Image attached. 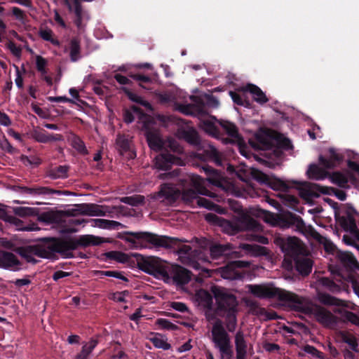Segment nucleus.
I'll use <instances>...</instances> for the list:
<instances>
[{"instance_id": "obj_1", "label": "nucleus", "mask_w": 359, "mask_h": 359, "mask_svg": "<svg viewBox=\"0 0 359 359\" xmlns=\"http://www.w3.org/2000/svg\"><path fill=\"white\" fill-rule=\"evenodd\" d=\"M102 243L101 238L93 235H81L79 237L51 238L46 246L31 245L32 254L41 258H51L55 253H59L63 258H74L72 252L79 248L99 245Z\"/></svg>"}, {"instance_id": "obj_2", "label": "nucleus", "mask_w": 359, "mask_h": 359, "mask_svg": "<svg viewBox=\"0 0 359 359\" xmlns=\"http://www.w3.org/2000/svg\"><path fill=\"white\" fill-rule=\"evenodd\" d=\"M262 212H268L266 221L272 225L284 229L294 226L296 231L311 237L319 244L323 245L326 252L334 254L338 251L336 245L330 239L320 234L313 226H306L300 216L290 212L283 214L269 213L268 211Z\"/></svg>"}, {"instance_id": "obj_3", "label": "nucleus", "mask_w": 359, "mask_h": 359, "mask_svg": "<svg viewBox=\"0 0 359 359\" xmlns=\"http://www.w3.org/2000/svg\"><path fill=\"white\" fill-rule=\"evenodd\" d=\"M246 287L248 291L255 297L278 299L280 301L286 302L292 310L302 313L311 311V308L305 304L301 297L293 292L264 284L248 285Z\"/></svg>"}, {"instance_id": "obj_4", "label": "nucleus", "mask_w": 359, "mask_h": 359, "mask_svg": "<svg viewBox=\"0 0 359 359\" xmlns=\"http://www.w3.org/2000/svg\"><path fill=\"white\" fill-rule=\"evenodd\" d=\"M241 216L235 221H230L214 213H208L205 215V219L223 229L229 234H236L240 231L247 230H257L259 226L258 222L254 218L244 213L241 208L236 210Z\"/></svg>"}, {"instance_id": "obj_5", "label": "nucleus", "mask_w": 359, "mask_h": 359, "mask_svg": "<svg viewBox=\"0 0 359 359\" xmlns=\"http://www.w3.org/2000/svg\"><path fill=\"white\" fill-rule=\"evenodd\" d=\"M118 238L133 244L137 241H144L157 248L172 249L178 244L179 238L168 236H161L147 231H123L118 233Z\"/></svg>"}, {"instance_id": "obj_6", "label": "nucleus", "mask_w": 359, "mask_h": 359, "mask_svg": "<svg viewBox=\"0 0 359 359\" xmlns=\"http://www.w3.org/2000/svg\"><path fill=\"white\" fill-rule=\"evenodd\" d=\"M202 179L197 177L194 181V186L196 190L192 189H185L181 192L180 198L187 204L191 205L196 202L198 206L205 208L208 210H215L219 212L218 209H221L217 205L215 204L212 201L205 198L200 197L198 195L210 196V191L205 187H203L201 183Z\"/></svg>"}, {"instance_id": "obj_7", "label": "nucleus", "mask_w": 359, "mask_h": 359, "mask_svg": "<svg viewBox=\"0 0 359 359\" xmlns=\"http://www.w3.org/2000/svg\"><path fill=\"white\" fill-rule=\"evenodd\" d=\"M135 262L142 271L155 277L167 276L166 269L169 262L155 256H143L138 253L133 255Z\"/></svg>"}, {"instance_id": "obj_8", "label": "nucleus", "mask_w": 359, "mask_h": 359, "mask_svg": "<svg viewBox=\"0 0 359 359\" xmlns=\"http://www.w3.org/2000/svg\"><path fill=\"white\" fill-rule=\"evenodd\" d=\"M219 314L238 311V301L236 296L226 288L215 287L212 290Z\"/></svg>"}, {"instance_id": "obj_9", "label": "nucleus", "mask_w": 359, "mask_h": 359, "mask_svg": "<svg viewBox=\"0 0 359 359\" xmlns=\"http://www.w3.org/2000/svg\"><path fill=\"white\" fill-rule=\"evenodd\" d=\"M75 208L67 210H60L62 217L63 216L74 217L79 214L89 216H104L105 212L103 206L95 203H81L74 205Z\"/></svg>"}, {"instance_id": "obj_10", "label": "nucleus", "mask_w": 359, "mask_h": 359, "mask_svg": "<svg viewBox=\"0 0 359 359\" xmlns=\"http://www.w3.org/2000/svg\"><path fill=\"white\" fill-rule=\"evenodd\" d=\"M212 341L216 348L219 350L226 349L228 346L231 345L230 337L226 330L223 322L216 318L211 330Z\"/></svg>"}, {"instance_id": "obj_11", "label": "nucleus", "mask_w": 359, "mask_h": 359, "mask_svg": "<svg viewBox=\"0 0 359 359\" xmlns=\"http://www.w3.org/2000/svg\"><path fill=\"white\" fill-rule=\"evenodd\" d=\"M276 243L286 256L293 259L301 255L303 252L300 240L296 237H278L276 238Z\"/></svg>"}, {"instance_id": "obj_12", "label": "nucleus", "mask_w": 359, "mask_h": 359, "mask_svg": "<svg viewBox=\"0 0 359 359\" xmlns=\"http://www.w3.org/2000/svg\"><path fill=\"white\" fill-rule=\"evenodd\" d=\"M254 177L259 182L267 184L270 188L276 191H287L298 182L296 181H284L276 177L269 176L262 172L257 171Z\"/></svg>"}, {"instance_id": "obj_13", "label": "nucleus", "mask_w": 359, "mask_h": 359, "mask_svg": "<svg viewBox=\"0 0 359 359\" xmlns=\"http://www.w3.org/2000/svg\"><path fill=\"white\" fill-rule=\"evenodd\" d=\"M166 272L167 276L163 279H172L177 285H186L191 280V271L179 264L168 263Z\"/></svg>"}, {"instance_id": "obj_14", "label": "nucleus", "mask_w": 359, "mask_h": 359, "mask_svg": "<svg viewBox=\"0 0 359 359\" xmlns=\"http://www.w3.org/2000/svg\"><path fill=\"white\" fill-rule=\"evenodd\" d=\"M303 301L308 305L311 311L308 313L307 314L313 313L316 319V320L324 327H331L335 325L337 323V318L334 314H332L330 311L327 310L323 306H316L313 309L309 302L303 297H301Z\"/></svg>"}, {"instance_id": "obj_15", "label": "nucleus", "mask_w": 359, "mask_h": 359, "mask_svg": "<svg viewBox=\"0 0 359 359\" xmlns=\"http://www.w3.org/2000/svg\"><path fill=\"white\" fill-rule=\"evenodd\" d=\"M210 253L213 260L230 256L232 258L239 257L240 252L233 251L229 245L215 244L210 246Z\"/></svg>"}, {"instance_id": "obj_16", "label": "nucleus", "mask_w": 359, "mask_h": 359, "mask_svg": "<svg viewBox=\"0 0 359 359\" xmlns=\"http://www.w3.org/2000/svg\"><path fill=\"white\" fill-rule=\"evenodd\" d=\"M20 262L13 253L0 251V268L16 271L20 270Z\"/></svg>"}, {"instance_id": "obj_17", "label": "nucleus", "mask_w": 359, "mask_h": 359, "mask_svg": "<svg viewBox=\"0 0 359 359\" xmlns=\"http://www.w3.org/2000/svg\"><path fill=\"white\" fill-rule=\"evenodd\" d=\"M22 192L24 194L33 195V196H49L53 194L57 195H69L70 192L68 191H60L51 189L47 187L34 186L32 187H22Z\"/></svg>"}, {"instance_id": "obj_18", "label": "nucleus", "mask_w": 359, "mask_h": 359, "mask_svg": "<svg viewBox=\"0 0 359 359\" xmlns=\"http://www.w3.org/2000/svg\"><path fill=\"white\" fill-rule=\"evenodd\" d=\"M181 159L168 151L162 153L156 158V166L162 170H168L173 164H180Z\"/></svg>"}, {"instance_id": "obj_19", "label": "nucleus", "mask_w": 359, "mask_h": 359, "mask_svg": "<svg viewBox=\"0 0 359 359\" xmlns=\"http://www.w3.org/2000/svg\"><path fill=\"white\" fill-rule=\"evenodd\" d=\"M342 158V156L334 149L330 148L329 149V157L325 158L323 155H320L318 160L320 165L325 168L333 169L341 163Z\"/></svg>"}, {"instance_id": "obj_20", "label": "nucleus", "mask_w": 359, "mask_h": 359, "mask_svg": "<svg viewBox=\"0 0 359 359\" xmlns=\"http://www.w3.org/2000/svg\"><path fill=\"white\" fill-rule=\"evenodd\" d=\"M203 170L207 175L208 181L211 184L217 187H224V184L226 180L220 171L214 169L210 165L203 166Z\"/></svg>"}, {"instance_id": "obj_21", "label": "nucleus", "mask_w": 359, "mask_h": 359, "mask_svg": "<svg viewBox=\"0 0 359 359\" xmlns=\"http://www.w3.org/2000/svg\"><path fill=\"white\" fill-rule=\"evenodd\" d=\"M179 138L184 140L189 144L198 146L201 140L198 132L194 128H181L177 130Z\"/></svg>"}, {"instance_id": "obj_22", "label": "nucleus", "mask_w": 359, "mask_h": 359, "mask_svg": "<svg viewBox=\"0 0 359 359\" xmlns=\"http://www.w3.org/2000/svg\"><path fill=\"white\" fill-rule=\"evenodd\" d=\"M135 253L126 254L121 251L112 250L104 253L107 259L114 260L121 264H135Z\"/></svg>"}, {"instance_id": "obj_23", "label": "nucleus", "mask_w": 359, "mask_h": 359, "mask_svg": "<svg viewBox=\"0 0 359 359\" xmlns=\"http://www.w3.org/2000/svg\"><path fill=\"white\" fill-rule=\"evenodd\" d=\"M294 261L295 269L299 274L302 276L310 274L313 267V261L310 258L297 256Z\"/></svg>"}, {"instance_id": "obj_24", "label": "nucleus", "mask_w": 359, "mask_h": 359, "mask_svg": "<svg viewBox=\"0 0 359 359\" xmlns=\"http://www.w3.org/2000/svg\"><path fill=\"white\" fill-rule=\"evenodd\" d=\"M247 263L243 261H230L222 267V274L224 278L233 279L237 275L236 269L245 267Z\"/></svg>"}, {"instance_id": "obj_25", "label": "nucleus", "mask_w": 359, "mask_h": 359, "mask_svg": "<svg viewBox=\"0 0 359 359\" xmlns=\"http://www.w3.org/2000/svg\"><path fill=\"white\" fill-rule=\"evenodd\" d=\"M242 90L250 93L253 96L254 100L260 104H265L269 101V99L262 89L255 84L248 83L242 88Z\"/></svg>"}, {"instance_id": "obj_26", "label": "nucleus", "mask_w": 359, "mask_h": 359, "mask_svg": "<svg viewBox=\"0 0 359 359\" xmlns=\"http://www.w3.org/2000/svg\"><path fill=\"white\" fill-rule=\"evenodd\" d=\"M69 58L71 62H76L81 57V39L78 36L72 37L69 43Z\"/></svg>"}, {"instance_id": "obj_27", "label": "nucleus", "mask_w": 359, "mask_h": 359, "mask_svg": "<svg viewBox=\"0 0 359 359\" xmlns=\"http://www.w3.org/2000/svg\"><path fill=\"white\" fill-rule=\"evenodd\" d=\"M32 137L36 142L40 143H48L62 140L60 134H49L46 130H35L32 133Z\"/></svg>"}, {"instance_id": "obj_28", "label": "nucleus", "mask_w": 359, "mask_h": 359, "mask_svg": "<svg viewBox=\"0 0 359 359\" xmlns=\"http://www.w3.org/2000/svg\"><path fill=\"white\" fill-rule=\"evenodd\" d=\"M67 141L70 145L80 154L87 155L88 154V151L84 142L76 134L73 133H70L67 137Z\"/></svg>"}, {"instance_id": "obj_29", "label": "nucleus", "mask_w": 359, "mask_h": 359, "mask_svg": "<svg viewBox=\"0 0 359 359\" xmlns=\"http://www.w3.org/2000/svg\"><path fill=\"white\" fill-rule=\"evenodd\" d=\"M327 188L320 186L315 183H309L306 189L301 191V195L304 198L319 197V193L327 194Z\"/></svg>"}, {"instance_id": "obj_30", "label": "nucleus", "mask_w": 359, "mask_h": 359, "mask_svg": "<svg viewBox=\"0 0 359 359\" xmlns=\"http://www.w3.org/2000/svg\"><path fill=\"white\" fill-rule=\"evenodd\" d=\"M181 191L168 185L161 187L159 196L163 197L169 203H175L180 198Z\"/></svg>"}, {"instance_id": "obj_31", "label": "nucleus", "mask_w": 359, "mask_h": 359, "mask_svg": "<svg viewBox=\"0 0 359 359\" xmlns=\"http://www.w3.org/2000/svg\"><path fill=\"white\" fill-rule=\"evenodd\" d=\"M325 169V168H320L316 164H311L306 171V174L311 180H322L325 179L329 175V172Z\"/></svg>"}, {"instance_id": "obj_32", "label": "nucleus", "mask_w": 359, "mask_h": 359, "mask_svg": "<svg viewBox=\"0 0 359 359\" xmlns=\"http://www.w3.org/2000/svg\"><path fill=\"white\" fill-rule=\"evenodd\" d=\"M187 242V240H180L178 244L175 245L176 253L180 258H187L191 259L196 255V250H194L190 245H183L182 243Z\"/></svg>"}, {"instance_id": "obj_33", "label": "nucleus", "mask_w": 359, "mask_h": 359, "mask_svg": "<svg viewBox=\"0 0 359 359\" xmlns=\"http://www.w3.org/2000/svg\"><path fill=\"white\" fill-rule=\"evenodd\" d=\"M116 142L118 149L122 153H126L127 151H130L129 157L130 158H134L136 156L135 153L130 151V141L128 138V135H118Z\"/></svg>"}, {"instance_id": "obj_34", "label": "nucleus", "mask_w": 359, "mask_h": 359, "mask_svg": "<svg viewBox=\"0 0 359 359\" xmlns=\"http://www.w3.org/2000/svg\"><path fill=\"white\" fill-rule=\"evenodd\" d=\"M146 138L148 145L151 149L160 150L163 148V141L156 132L151 130L147 131L146 133Z\"/></svg>"}, {"instance_id": "obj_35", "label": "nucleus", "mask_w": 359, "mask_h": 359, "mask_svg": "<svg viewBox=\"0 0 359 359\" xmlns=\"http://www.w3.org/2000/svg\"><path fill=\"white\" fill-rule=\"evenodd\" d=\"M218 122L229 137L234 138L238 142L242 140V137L238 133V128L234 123L223 120L219 121Z\"/></svg>"}, {"instance_id": "obj_36", "label": "nucleus", "mask_w": 359, "mask_h": 359, "mask_svg": "<svg viewBox=\"0 0 359 359\" xmlns=\"http://www.w3.org/2000/svg\"><path fill=\"white\" fill-rule=\"evenodd\" d=\"M69 165H59L48 170L47 176L53 180L65 179L68 177Z\"/></svg>"}, {"instance_id": "obj_37", "label": "nucleus", "mask_w": 359, "mask_h": 359, "mask_svg": "<svg viewBox=\"0 0 359 359\" xmlns=\"http://www.w3.org/2000/svg\"><path fill=\"white\" fill-rule=\"evenodd\" d=\"M97 344V339H91L82 346L81 352L76 355L75 359H89L90 354Z\"/></svg>"}, {"instance_id": "obj_38", "label": "nucleus", "mask_w": 359, "mask_h": 359, "mask_svg": "<svg viewBox=\"0 0 359 359\" xmlns=\"http://www.w3.org/2000/svg\"><path fill=\"white\" fill-rule=\"evenodd\" d=\"M340 337L342 341L347 344L353 351L359 353L358 339L353 334L346 331H342L340 332Z\"/></svg>"}, {"instance_id": "obj_39", "label": "nucleus", "mask_w": 359, "mask_h": 359, "mask_svg": "<svg viewBox=\"0 0 359 359\" xmlns=\"http://www.w3.org/2000/svg\"><path fill=\"white\" fill-rule=\"evenodd\" d=\"M39 219L46 224H58L62 222L61 212H45L39 217Z\"/></svg>"}, {"instance_id": "obj_40", "label": "nucleus", "mask_w": 359, "mask_h": 359, "mask_svg": "<svg viewBox=\"0 0 359 359\" xmlns=\"http://www.w3.org/2000/svg\"><path fill=\"white\" fill-rule=\"evenodd\" d=\"M346 216L341 217V224L344 228L354 229L356 227L355 220L353 214L356 212V210L351 206H348L346 211Z\"/></svg>"}, {"instance_id": "obj_41", "label": "nucleus", "mask_w": 359, "mask_h": 359, "mask_svg": "<svg viewBox=\"0 0 359 359\" xmlns=\"http://www.w3.org/2000/svg\"><path fill=\"white\" fill-rule=\"evenodd\" d=\"M235 346L236 354L247 353L248 345L241 330L238 331L235 335Z\"/></svg>"}, {"instance_id": "obj_42", "label": "nucleus", "mask_w": 359, "mask_h": 359, "mask_svg": "<svg viewBox=\"0 0 359 359\" xmlns=\"http://www.w3.org/2000/svg\"><path fill=\"white\" fill-rule=\"evenodd\" d=\"M238 311L229 312L225 313L219 314L221 316L225 317V325L226 330L229 332H233L237 326V314Z\"/></svg>"}, {"instance_id": "obj_43", "label": "nucleus", "mask_w": 359, "mask_h": 359, "mask_svg": "<svg viewBox=\"0 0 359 359\" xmlns=\"http://www.w3.org/2000/svg\"><path fill=\"white\" fill-rule=\"evenodd\" d=\"M199 111L203 113V107L208 106L216 108L219 105V101L212 95L205 94L203 99H199L198 102Z\"/></svg>"}, {"instance_id": "obj_44", "label": "nucleus", "mask_w": 359, "mask_h": 359, "mask_svg": "<svg viewBox=\"0 0 359 359\" xmlns=\"http://www.w3.org/2000/svg\"><path fill=\"white\" fill-rule=\"evenodd\" d=\"M243 249L253 256L266 255L269 252V250L266 247L256 244H243Z\"/></svg>"}, {"instance_id": "obj_45", "label": "nucleus", "mask_w": 359, "mask_h": 359, "mask_svg": "<svg viewBox=\"0 0 359 359\" xmlns=\"http://www.w3.org/2000/svg\"><path fill=\"white\" fill-rule=\"evenodd\" d=\"M337 257L341 264L346 266L351 267L357 264L355 258L351 252L338 250L337 252Z\"/></svg>"}, {"instance_id": "obj_46", "label": "nucleus", "mask_w": 359, "mask_h": 359, "mask_svg": "<svg viewBox=\"0 0 359 359\" xmlns=\"http://www.w3.org/2000/svg\"><path fill=\"white\" fill-rule=\"evenodd\" d=\"M318 301L326 306H341V301L327 293L319 292L318 294Z\"/></svg>"}, {"instance_id": "obj_47", "label": "nucleus", "mask_w": 359, "mask_h": 359, "mask_svg": "<svg viewBox=\"0 0 359 359\" xmlns=\"http://www.w3.org/2000/svg\"><path fill=\"white\" fill-rule=\"evenodd\" d=\"M16 252L23 257L27 262L36 264L37 260L34 259L31 245L20 247L16 249Z\"/></svg>"}, {"instance_id": "obj_48", "label": "nucleus", "mask_w": 359, "mask_h": 359, "mask_svg": "<svg viewBox=\"0 0 359 359\" xmlns=\"http://www.w3.org/2000/svg\"><path fill=\"white\" fill-rule=\"evenodd\" d=\"M121 203L132 205L137 206L139 205L144 204V196L142 195H134L132 196H124L119 198Z\"/></svg>"}, {"instance_id": "obj_49", "label": "nucleus", "mask_w": 359, "mask_h": 359, "mask_svg": "<svg viewBox=\"0 0 359 359\" xmlns=\"http://www.w3.org/2000/svg\"><path fill=\"white\" fill-rule=\"evenodd\" d=\"M153 345L157 348H161L167 351L171 348V345L166 341L161 334L156 333L155 336L150 339Z\"/></svg>"}, {"instance_id": "obj_50", "label": "nucleus", "mask_w": 359, "mask_h": 359, "mask_svg": "<svg viewBox=\"0 0 359 359\" xmlns=\"http://www.w3.org/2000/svg\"><path fill=\"white\" fill-rule=\"evenodd\" d=\"M330 178L334 184L342 188H345L348 182V177L340 172H333Z\"/></svg>"}, {"instance_id": "obj_51", "label": "nucleus", "mask_w": 359, "mask_h": 359, "mask_svg": "<svg viewBox=\"0 0 359 359\" xmlns=\"http://www.w3.org/2000/svg\"><path fill=\"white\" fill-rule=\"evenodd\" d=\"M129 76L133 79L139 82V86L143 88L149 89L146 86L147 84L151 83V79L150 76L140 74V73H130Z\"/></svg>"}, {"instance_id": "obj_52", "label": "nucleus", "mask_w": 359, "mask_h": 359, "mask_svg": "<svg viewBox=\"0 0 359 359\" xmlns=\"http://www.w3.org/2000/svg\"><path fill=\"white\" fill-rule=\"evenodd\" d=\"M39 36L44 41L50 42L53 45L59 46L60 41L53 38V32L50 29H41L39 32Z\"/></svg>"}, {"instance_id": "obj_53", "label": "nucleus", "mask_w": 359, "mask_h": 359, "mask_svg": "<svg viewBox=\"0 0 359 359\" xmlns=\"http://www.w3.org/2000/svg\"><path fill=\"white\" fill-rule=\"evenodd\" d=\"M120 90L123 92L131 101L146 106L148 103L137 94L132 92L128 88L123 86Z\"/></svg>"}, {"instance_id": "obj_54", "label": "nucleus", "mask_w": 359, "mask_h": 359, "mask_svg": "<svg viewBox=\"0 0 359 359\" xmlns=\"http://www.w3.org/2000/svg\"><path fill=\"white\" fill-rule=\"evenodd\" d=\"M202 128L204 131L212 136H217L219 135V129L216 125L210 120H205L202 122Z\"/></svg>"}, {"instance_id": "obj_55", "label": "nucleus", "mask_w": 359, "mask_h": 359, "mask_svg": "<svg viewBox=\"0 0 359 359\" xmlns=\"http://www.w3.org/2000/svg\"><path fill=\"white\" fill-rule=\"evenodd\" d=\"M99 226L104 229H117L118 226H122V224L114 220L98 219L96 220Z\"/></svg>"}, {"instance_id": "obj_56", "label": "nucleus", "mask_w": 359, "mask_h": 359, "mask_svg": "<svg viewBox=\"0 0 359 359\" xmlns=\"http://www.w3.org/2000/svg\"><path fill=\"white\" fill-rule=\"evenodd\" d=\"M303 351L305 353L311 355L313 358H318V359H327L326 356L325 355V354L323 352L318 351L313 346H311V345H309V344L305 345L303 347Z\"/></svg>"}, {"instance_id": "obj_57", "label": "nucleus", "mask_w": 359, "mask_h": 359, "mask_svg": "<svg viewBox=\"0 0 359 359\" xmlns=\"http://www.w3.org/2000/svg\"><path fill=\"white\" fill-rule=\"evenodd\" d=\"M319 283L328 289L329 290L334 292L339 289V286L334 280L328 277H321L318 280Z\"/></svg>"}, {"instance_id": "obj_58", "label": "nucleus", "mask_w": 359, "mask_h": 359, "mask_svg": "<svg viewBox=\"0 0 359 359\" xmlns=\"http://www.w3.org/2000/svg\"><path fill=\"white\" fill-rule=\"evenodd\" d=\"M229 95L231 96L233 102L240 106H244L246 107H250V103L249 101L244 99L242 95L234 91H229Z\"/></svg>"}, {"instance_id": "obj_59", "label": "nucleus", "mask_w": 359, "mask_h": 359, "mask_svg": "<svg viewBox=\"0 0 359 359\" xmlns=\"http://www.w3.org/2000/svg\"><path fill=\"white\" fill-rule=\"evenodd\" d=\"M156 324L162 327L163 329L168 330H177L179 329V327L177 325L165 318L157 319L156 321Z\"/></svg>"}, {"instance_id": "obj_60", "label": "nucleus", "mask_w": 359, "mask_h": 359, "mask_svg": "<svg viewBox=\"0 0 359 359\" xmlns=\"http://www.w3.org/2000/svg\"><path fill=\"white\" fill-rule=\"evenodd\" d=\"M101 276L114 277L123 281L128 282V279L123 275V272L118 271H97Z\"/></svg>"}, {"instance_id": "obj_61", "label": "nucleus", "mask_w": 359, "mask_h": 359, "mask_svg": "<svg viewBox=\"0 0 359 359\" xmlns=\"http://www.w3.org/2000/svg\"><path fill=\"white\" fill-rule=\"evenodd\" d=\"M47 60L41 55H37L36 57V67L38 72H39L41 75H45L47 74L46 67Z\"/></svg>"}, {"instance_id": "obj_62", "label": "nucleus", "mask_w": 359, "mask_h": 359, "mask_svg": "<svg viewBox=\"0 0 359 359\" xmlns=\"http://www.w3.org/2000/svg\"><path fill=\"white\" fill-rule=\"evenodd\" d=\"M34 210L29 207H15L13 208V212L15 215L21 217L29 216L32 214Z\"/></svg>"}, {"instance_id": "obj_63", "label": "nucleus", "mask_w": 359, "mask_h": 359, "mask_svg": "<svg viewBox=\"0 0 359 359\" xmlns=\"http://www.w3.org/2000/svg\"><path fill=\"white\" fill-rule=\"evenodd\" d=\"M0 148L3 151L11 154L15 151L14 147H13V146L8 142V139L4 135L0 137Z\"/></svg>"}, {"instance_id": "obj_64", "label": "nucleus", "mask_w": 359, "mask_h": 359, "mask_svg": "<svg viewBox=\"0 0 359 359\" xmlns=\"http://www.w3.org/2000/svg\"><path fill=\"white\" fill-rule=\"evenodd\" d=\"M345 320L359 326V316L353 312L346 311L344 314Z\"/></svg>"}]
</instances>
